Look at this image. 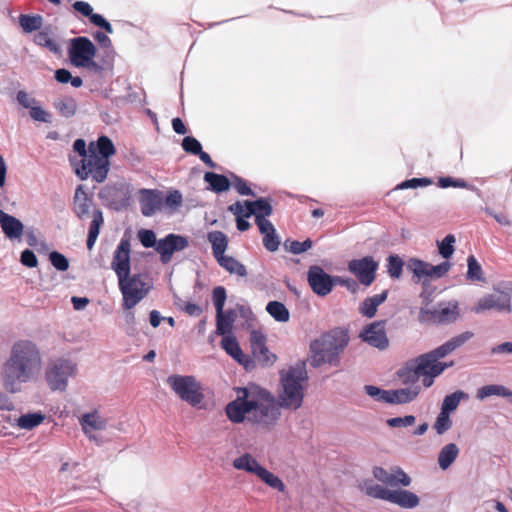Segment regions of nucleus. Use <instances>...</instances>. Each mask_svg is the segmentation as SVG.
I'll return each instance as SVG.
<instances>
[{
  "label": "nucleus",
  "mask_w": 512,
  "mask_h": 512,
  "mask_svg": "<svg viewBox=\"0 0 512 512\" xmlns=\"http://www.w3.org/2000/svg\"><path fill=\"white\" fill-rule=\"evenodd\" d=\"M307 380L304 364H297L285 373L281 372L282 391L278 402L265 389L237 388V398L227 404L226 415L233 423H242L247 419L262 430L271 431L280 419V408L297 410L301 407Z\"/></svg>",
  "instance_id": "obj_1"
},
{
  "label": "nucleus",
  "mask_w": 512,
  "mask_h": 512,
  "mask_svg": "<svg viewBox=\"0 0 512 512\" xmlns=\"http://www.w3.org/2000/svg\"><path fill=\"white\" fill-rule=\"evenodd\" d=\"M40 367L41 356L36 345L27 340L16 342L2 368L4 388L10 393L19 392L22 383L27 382Z\"/></svg>",
  "instance_id": "obj_2"
},
{
  "label": "nucleus",
  "mask_w": 512,
  "mask_h": 512,
  "mask_svg": "<svg viewBox=\"0 0 512 512\" xmlns=\"http://www.w3.org/2000/svg\"><path fill=\"white\" fill-rule=\"evenodd\" d=\"M116 154L112 140L105 135L88 145V154L79 162L72 163L75 174L81 179L91 178L97 183L106 180L110 170V157Z\"/></svg>",
  "instance_id": "obj_3"
},
{
  "label": "nucleus",
  "mask_w": 512,
  "mask_h": 512,
  "mask_svg": "<svg viewBox=\"0 0 512 512\" xmlns=\"http://www.w3.org/2000/svg\"><path fill=\"white\" fill-rule=\"evenodd\" d=\"M349 332L345 328L337 327L323 335L320 340L311 344L314 352L312 364L320 366L323 363H333L340 352L348 345Z\"/></svg>",
  "instance_id": "obj_4"
},
{
  "label": "nucleus",
  "mask_w": 512,
  "mask_h": 512,
  "mask_svg": "<svg viewBox=\"0 0 512 512\" xmlns=\"http://www.w3.org/2000/svg\"><path fill=\"white\" fill-rule=\"evenodd\" d=\"M166 382L182 401L194 408H202L205 396L201 383L194 376L173 374Z\"/></svg>",
  "instance_id": "obj_5"
},
{
  "label": "nucleus",
  "mask_w": 512,
  "mask_h": 512,
  "mask_svg": "<svg viewBox=\"0 0 512 512\" xmlns=\"http://www.w3.org/2000/svg\"><path fill=\"white\" fill-rule=\"evenodd\" d=\"M119 289L122 293V308L124 310H131L142 299L146 297L151 289L147 277L143 274L137 273L131 275H123L118 278Z\"/></svg>",
  "instance_id": "obj_6"
},
{
  "label": "nucleus",
  "mask_w": 512,
  "mask_h": 512,
  "mask_svg": "<svg viewBox=\"0 0 512 512\" xmlns=\"http://www.w3.org/2000/svg\"><path fill=\"white\" fill-rule=\"evenodd\" d=\"M96 47L87 37H76L71 40L69 47V58L71 63L76 67L96 66L93 58L96 55Z\"/></svg>",
  "instance_id": "obj_7"
},
{
  "label": "nucleus",
  "mask_w": 512,
  "mask_h": 512,
  "mask_svg": "<svg viewBox=\"0 0 512 512\" xmlns=\"http://www.w3.org/2000/svg\"><path fill=\"white\" fill-rule=\"evenodd\" d=\"M76 365L65 359H58L51 363L46 371V381L52 390L64 391L67 387L68 378L73 376Z\"/></svg>",
  "instance_id": "obj_8"
},
{
  "label": "nucleus",
  "mask_w": 512,
  "mask_h": 512,
  "mask_svg": "<svg viewBox=\"0 0 512 512\" xmlns=\"http://www.w3.org/2000/svg\"><path fill=\"white\" fill-rule=\"evenodd\" d=\"M416 359L419 377H422V384L425 388L431 387L434 384L435 378L441 375L446 368L453 365V362L447 364L436 361L426 353L419 355Z\"/></svg>",
  "instance_id": "obj_9"
},
{
  "label": "nucleus",
  "mask_w": 512,
  "mask_h": 512,
  "mask_svg": "<svg viewBox=\"0 0 512 512\" xmlns=\"http://www.w3.org/2000/svg\"><path fill=\"white\" fill-rule=\"evenodd\" d=\"M348 269L361 284L370 286L375 280L378 263L372 256H365L361 259L351 260Z\"/></svg>",
  "instance_id": "obj_10"
},
{
  "label": "nucleus",
  "mask_w": 512,
  "mask_h": 512,
  "mask_svg": "<svg viewBox=\"0 0 512 512\" xmlns=\"http://www.w3.org/2000/svg\"><path fill=\"white\" fill-rule=\"evenodd\" d=\"M386 320L375 321L367 324L360 332L359 337L365 343L379 350H385L389 346L386 334Z\"/></svg>",
  "instance_id": "obj_11"
},
{
  "label": "nucleus",
  "mask_w": 512,
  "mask_h": 512,
  "mask_svg": "<svg viewBox=\"0 0 512 512\" xmlns=\"http://www.w3.org/2000/svg\"><path fill=\"white\" fill-rule=\"evenodd\" d=\"M511 298L510 295L504 291H497L493 294H488L479 299L476 306L473 308L475 313H482L489 310H496L498 312L511 311Z\"/></svg>",
  "instance_id": "obj_12"
},
{
  "label": "nucleus",
  "mask_w": 512,
  "mask_h": 512,
  "mask_svg": "<svg viewBox=\"0 0 512 512\" xmlns=\"http://www.w3.org/2000/svg\"><path fill=\"white\" fill-rule=\"evenodd\" d=\"M307 281L312 291L319 296L328 295L335 284V278L327 274L320 266L313 265L307 273Z\"/></svg>",
  "instance_id": "obj_13"
},
{
  "label": "nucleus",
  "mask_w": 512,
  "mask_h": 512,
  "mask_svg": "<svg viewBox=\"0 0 512 512\" xmlns=\"http://www.w3.org/2000/svg\"><path fill=\"white\" fill-rule=\"evenodd\" d=\"M188 246L186 237L171 233L158 241L155 250L160 254L161 262L167 264L171 261L174 252L182 251Z\"/></svg>",
  "instance_id": "obj_14"
},
{
  "label": "nucleus",
  "mask_w": 512,
  "mask_h": 512,
  "mask_svg": "<svg viewBox=\"0 0 512 512\" xmlns=\"http://www.w3.org/2000/svg\"><path fill=\"white\" fill-rule=\"evenodd\" d=\"M250 345L254 361L261 366H270L274 364L277 357L267 348L266 337L262 332L256 330L251 332Z\"/></svg>",
  "instance_id": "obj_15"
},
{
  "label": "nucleus",
  "mask_w": 512,
  "mask_h": 512,
  "mask_svg": "<svg viewBox=\"0 0 512 512\" xmlns=\"http://www.w3.org/2000/svg\"><path fill=\"white\" fill-rule=\"evenodd\" d=\"M130 239L126 236L122 237L116 250L113 253L111 268L114 270L117 278L130 273Z\"/></svg>",
  "instance_id": "obj_16"
},
{
  "label": "nucleus",
  "mask_w": 512,
  "mask_h": 512,
  "mask_svg": "<svg viewBox=\"0 0 512 512\" xmlns=\"http://www.w3.org/2000/svg\"><path fill=\"white\" fill-rule=\"evenodd\" d=\"M373 475L378 481L391 487H407L411 484V478L399 467H395L391 471H387L382 467H375Z\"/></svg>",
  "instance_id": "obj_17"
},
{
  "label": "nucleus",
  "mask_w": 512,
  "mask_h": 512,
  "mask_svg": "<svg viewBox=\"0 0 512 512\" xmlns=\"http://www.w3.org/2000/svg\"><path fill=\"white\" fill-rule=\"evenodd\" d=\"M139 202L142 214L150 217L160 210L163 205L162 192L144 189L141 191Z\"/></svg>",
  "instance_id": "obj_18"
},
{
  "label": "nucleus",
  "mask_w": 512,
  "mask_h": 512,
  "mask_svg": "<svg viewBox=\"0 0 512 512\" xmlns=\"http://www.w3.org/2000/svg\"><path fill=\"white\" fill-rule=\"evenodd\" d=\"M473 337V333L466 331L463 332L441 346L435 348L434 350L428 352L427 354L432 357L434 360L439 361V359L444 358L448 354L452 353L454 350L462 346L464 343H466L469 339Z\"/></svg>",
  "instance_id": "obj_19"
},
{
  "label": "nucleus",
  "mask_w": 512,
  "mask_h": 512,
  "mask_svg": "<svg viewBox=\"0 0 512 512\" xmlns=\"http://www.w3.org/2000/svg\"><path fill=\"white\" fill-rule=\"evenodd\" d=\"M419 385L407 388L388 390L383 393L382 401L390 404H406L413 401L420 393Z\"/></svg>",
  "instance_id": "obj_20"
},
{
  "label": "nucleus",
  "mask_w": 512,
  "mask_h": 512,
  "mask_svg": "<svg viewBox=\"0 0 512 512\" xmlns=\"http://www.w3.org/2000/svg\"><path fill=\"white\" fill-rule=\"evenodd\" d=\"M94 207L93 198L87 194L83 185H79L74 193L72 210L79 219L88 217Z\"/></svg>",
  "instance_id": "obj_21"
},
{
  "label": "nucleus",
  "mask_w": 512,
  "mask_h": 512,
  "mask_svg": "<svg viewBox=\"0 0 512 512\" xmlns=\"http://www.w3.org/2000/svg\"><path fill=\"white\" fill-rule=\"evenodd\" d=\"M222 348L239 363L243 364L246 370L251 369L253 361L248 356L244 355L237 340L231 336H224L221 340Z\"/></svg>",
  "instance_id": "obj_22"
},
{
  "label": "nucleus",
  "mask_w": 512,
  "mask_h": 512,
  "mask_svg": "<svg viewBox=\"0 0 512 512\" xmlns=\"http://www.w3.org/2000/svg\"><path fill=\"white\" fill-rule=\"evenodd\" d=\"M73 8L85 17H89L91 23L95 26L103 28L106 32L112 33L113 28L111 24L106 21L102 15L93 13L91 5L85 1H76L73 3Z\"/></svg>",
  "instance_id": "obj_23"
},
{
  "label": "nucleus",
  "mask_w": 512,
  "mask_h": 512,
  "mask_svg": "<svg viewBox=\"0 0 512 512\" xmlns=\"http://www.w3.org/2000/svg\"><path fill=\"white\" fill-rule=\"evenodd\" d=\"M80 424L83 432L90 440H96L95 435L91 434L92 430H103L106 427V421L98 415L97 411L83 414L80 418Z\"/></svg>",
  "instance_id": "obj_24"
},
{
  "label": "nucleus",
  "mask_w": 512,
  "mask_h": 512,
  "mask_svg": "<svg viewBox=\"0 0 512 512\" xmlns=\"http://www.w3.org/2000/svg\"><path fill=\"white\" fill-rule=\"evenodd\" d=\"M402 508L411 509L419 505V497L411 491L398 489L391 490L389 501Z\"/></svg>",
  "instance_id": "obj_25"
},
{
  "label": "nucleus",
  "mask_w": 512,
  "mask_h": 512,
  "mask_svg": "<svg viewBox=\"0 0 512 512\" xmlns=\"http://www.w3.org/2000/svg\"><path fill=\"white\" fill-rule=\"evenodd\" d=\"M387 296L388 290H384L380 294L365 298L359 306V313L366 318L374 317L378 307L386 301Z\"/></svg>",
  "instance_id": "obj_26"
},
{
  "label": "nucleus",
  "mask_w": 512,
  "mask_h": 512,
  "mask_svg": "<svg viewBox=\"0 0 512 512\" xmlns=\"http://www.w3.org/2000/svg\"><path fill=\"white\" fill-rule=\"evenodd\" d=\"M0 225L4 234L9 239H20L24 231L22 222L9 214H6L0 219Z\"/></svg>",
  "instance_id": "obj_27"
},
{
  "label": "nucleus",
  "mask_w": 512,
  "mask_h": 512,
  "mask_svg": "<svg viewBox=\"0 0 512 512\" xmlns=\"http://www.w3.org/2000/svg\"><path fill=\"white\" fill-rule=\"evenodd\" d=\"M103 224H104V217H103L102 211L98 208H94L92 210V220L89 225V231H88V236H87V241H86L88 250L93 249V247L96 243V240L99 236L100 229Z\"/></svg>",
  "instance_id": "obj_28"
},
{
  "label": "nucleus",
  "mask_w": 512,
  "mask_h": 512,
  "mask_svg": "<svg viewBox=\"0 0 512 512\" xmlns=\"http://www.w3.org/2000/svg\"><path fill=\"white\" fill-rule=\"evenodd\" d=\"M432 318L439 323H451L459 317L458 304L456 302L440 305L431 312Z\"/></svg>",
  "instance_id": "obj_29"
},
{
  "label": "nucleus",
  "mask_w": 512,
  "mask_h": 512,
  "mask_svg": "<svg viewBox=\"0 0 512 512\" xmlns=\"http://www.w3.org/2000/svg\"><path fill=\"white\" fill-rule=\"evenodd\" d=\"M208 241L212 246V254L215 259L225 255V251L228 246V238L221 231H211L207 235Z\"/></svg>",
  "instance_id": "obj_30"
},
{
  "label": "nucleus",
  "mask_w": 512,
  "mask_h": 512,
  "mask_svg": "<svg viewBox=\"0 0 512 512\" xmlns=\"http://www.w3.org/2000/svg\"><path fill=\"white\" fill-rule=\"evenodd\" d=\"M417 359H412L405 363V365L398 370L397 375L403 384L416 385L419 380V372L417 370Z\"/></svg>",
  "instance_id": "obj_31"
},
{
  "label": "nucleus",
  "mask_w": 512,
  "mask_h": 512,
  "mask_svg": "<svg viewBox=\"0 0 512 512\" xmlns=\"http://www.w3.org/2000/svg\"><path fill=\"white\" fill-rule=\"evenodd\" d=\"M204 180L210 185V189L216 193L225 192L231 186V182L226 176L214 172H206Z\"/></svg>",
  "instance_id": "obj_32"
},
{
  "label": "nucleus",
  "mask_w": 512,
  "mask_h": 512,
  "mask_svg": "<svg viewBox=\"0 0 512 512\" xmlns=\"http://www.w3.org/2000/svg\"><path fill=\"white\" fill-rule=\"evenodd\" d=\"M459 454V449L456 444L449 443L445 445L438 455V464L442 470L448 469L455 461Z\"/></svg>",
  "instance_id": "obj_33"
},
{
  "label": "nucleus",
  "mask_w": 512,
  "mask_h": 512,
  "mask_svg": "<svg viewBox=\"0 0 512 512\" xmlns=\"http://www.w3.org/2000/svg\"><path fill=\"white\" fill-rule=\"evenodd\" d=\"M216 261L222 268L231 274H236L240 277H245L247 275L246 267L232 256L223 255L216 259Z\"/></svg>",
  "instance_id": "obj_34"
},
{
  "label": "nucleus",
  "mask_w": 512,
  "mask_h": 512,
  "mask_svg": "<svg viewBox=\"0 0 512 512\" xmlns=\"http://www.w3.org/2000/svg\"><path fill=\"white\" fill-rule=\"evenodd\" d=\"M233 467L237 470H243L255 475H258L259 468H262L258 461L249 453H245L242 456L236 458L233 461Z\"/></svg>",
  "instance_id": "obj_35"
},
{
  "label": "nucleus",
  "mask_w": 512,
  "mask_h": 512,
  "mask_svg": "<svg viewBox=\"0 0 512 512\" xmlns=\"http://www.w3.org/2000/svg\"><path fill=\"white\" fill-rule=\"evenodd\" d=\"M490 396H512V391L503 385L496 384L485 385L477 390L476 397L478 400H484Z\"/></svg>",
  "instance_id": "obj_36"
},
{
  "label": "nucleus",
  "mask_w": 512,
  "mask_h": 512,
  "mask_svg": "<svg viewBox=\"0 0 512 512\" xmlns=\"http://www.w3.org/2000/svg\"><path fill=\"white\" fill-rule=\"evenodd\" d=\"M235 320V313L232 310L227 312L221 311V314L216 313V332L218 335H226L231 332L232 324Z\"/></svg>",
  "instance_id": "obj_37"
},
{
  "label": "nucleus",
  "mask_w": 512,
  "mask_h": 512,
  "mask_svg": "<svg viewBox=\"0 0 512 512\" xmlns=\"http://www.w3.org/2000/svg\"><path fill=\"white\" fill-rule=\"evenodd\" d=\"M34 43L38 46L47 48L49 51L57 53L59 52V46L56 41L52 37L51 30L46 28L44 30L38 31L34 35Z\"/></svg>",
  "instance_id": "obj_38"
},
{
  "label": "nucleus",
  "mask_w": 512,
  "mask_h": 512,
  "mask_svg": "<svg viewBox=\"0 0 512 512\" xmlns=\"http://www.w3.org/2000/svg\"><path fill=\"white\" fill-rule=\"evenodd\" d=\"M266 311L279 322H287L290 314L286 306L279 301H270L266 306Z\"/></svg>",
  "instance_id": "obj_39"
},
{
  "label": "nucleus",
  "mask_w": 512,
  "mask_h": 512,
  "mask_svg": "<svg viewBox=\"0 0 512 512\" xmlns=\"http://www.w3.org/2000/svg\"><path fill=\"white\" fill-rule=\"evenodd\" d=\"M56 110L66 118H70L75 115L77 110V104L73 97H63L54 103Z\"/></svg>",
  "instance_id": "obj_40"
},
{
  "label": "nucleus",
  "mask_w": 512,
  "mask_h": 512,
  "mask_svg": "<svg viewBox=\"0 0 512 512\" xmlns=\"http://www.w3.org/2000/svg\"><path fill=\"white\" fill-rule=\"evenodd\" d=\"M42 21L43 19L40 15L22 14L19 16V24L26 33L40 30L42 27Z\"/></svg>",
  "instance_id": "obj_41"
},
{
  "label": "nucleus",
  "mask_w": 512,
  "mask_h": 512,
  "mask_svg": "<svg viewBox=\"0 0 512 512\" xmlns=\"http://www.w3.org/2000/svg\"><path fill=\"white\" fill-rule=\"evenodd\" d=\"M250 207L254 210L252 215L255 216V219H266V217L270 216L273 212L272 206L265 198L250 201Z\"/></svg>",
  "instance_id": "obj_42"
},
{
  "label": "nucleus",
  "mask_w": 512,
  "mask_h": 512,
  "mask_svg": "<svg viewBox=\"0 0 512 512\" xmlns=\"http://www.w3.org/2000/svg\"><path fill=\"white\" fill-rule=\"evenodd\" d=\"M407 268L413 273L414 277L417 278L416 282H419L421 278L428 277L430 264L425 261L412 258L408 261Z\"/></svg>",
  "instance_id": "obj_43"
},
{
  "label": "nucleus",
  "mask_w": 512,
  "mask_h": 512,
  "mask_svg": "<svg viewBox=\"0 0 512 512\" xmlns=\"http://www.w3.org/2000/svg\"><path fill=\"white\" fill-rule=\"evenodd\" d=\"M468 270L466 273V277L470 281L484 282V274L481 265L478 263L477 259L470 255L467 259Z\"/></svg>",
  "instance_id": "obj_44"
},
{
  "label": "nucleus",
  "mask_w": 512,
  "mask_h": 512,
  "mask_svg": "<svg viewBox=\"0 0 512 512\" xmlns=\"http://www.w3.org/2000/svg\"><path fill=\"white\" fill-rule=\"evenodd\" d=\"M45 419V416L42 413H28L21 415L17 424L22 429H33L34 427L40 425Z\"/></svg>",
  "instance_id": "obj_45"
},
{
  "label": "nucleus",
  "mask_w": 512,
  "mask_h": 512,
  "mask_svg": "<svg viewBox=\"0 0 512 512\" xmlns=\"http://www.w3.org/2000/svg\"><path fill=\"white\" fill-rule=\"evenodd\" d=\"M257 476L271 488L277 489L280 492L284 491L285 485L282 480L264 467L259 468Z\"/></svg>",
  "instance_id": "obj_46"
},
{
  "label": "nucleus",
  "mask_w": 512,
  "mask_h": 512,
  "mask_svg": "<svg viewBox=\"0 0 512 512\" xmlns=\"http://www.w3.org/2000/svg\"><path fill=\"white\" fill-rule=\"evenodd\" d=\"M464 398H467V394H465L462 391H456L452 394L445 396L441 406V411L449 414L458 407L460 401Z\"/></svg>",
  "instance_id": "obj_47"
},
{
  "label": "nucleus",
  "mask_w": 512,
  "mask_h": 512,
  "mask_svg": "<svg viewBox=\"0 0 512 512\" xmlns=\"http://www.w3.org/2000/svg\"><path fill=\"white\" fill-rule=\"evenodd\" d=\"M365 493L373 498L389 501L391 490L386 489L378 484L366 482L363 487Z\"/></svg>",
  "instance_id": "obj_48"
},
{
  "label": "nucleus",
  "mask_w": 512,
  "mask_h": 512,
  "mask_svg": "<svg viewBox=\"0 0 512 512\" xmlns=\"http://www.w3.org/2000/svg\"><path fill=\"white\" fill-rule=\"evenodd\" d=\"M387 272L391 278L398 279L402 275L403 260L398 255H390L387 259Z\"/></svg>",
  "instance_id": "obj_49"
},
{
  "label": "nucleus",
  "mask_w": 512,
  "mask_h": 512,
  "mask_svg": "<svg viewBox=\"0 0 512 512\" xmlns=\"http://www.w3.org/2000/svg\"><path fill=\"white\" fill-rule=\"evenodd\" d=\"M228 210L235 215L236 219L249 218L254 213V210L250 207V201H244L243 203L237 201L230 205Z\"/></svg>",
  "instance_id": "obj_50"
},
{
  "label": "nucleus",
  "mask_w": 512,
  "mask_h": 512,
  "mask_svg": "<svg viewBox=\"0 0 512 512\" xmlns=\"http://www.w3.org/2000/svg\"><path fill=\"white\" fill-rule=\"evenodd\" d=\"M455 241V236L453 234H448L440 243H438L439 253L443 258L449 259L453 255L455 250Z\"/></svg>",
  "instance_id": "obj_51"
},
{
  "label": "nucleus",
  "mask_w": 512,
  "mask_h": 512,
  "mask_svg": "<svg viewBox=\"0 0 512 512\" xmlns=\"http://www.w3.org/2000/svg\"><path fill=\"white\" fill-rule=\"evenodd\" d=\"M137 237H138L140 243L145 248H152V247L156 248V245H157L158 241L156 239V234H155V232L153 230L140 229L137 232Z\"/></svg>",
  "instance_id": "obj_52"
},
{
  "label": "nucleus",
  "mask_w": 512,
  "mask_h": 512,
  "mask_svg": "<svg viewBox=\"0 0 512 512\" xmlns=\"http://www.w3.org/2000/svg\"><path fill=\"white\" fill-rule=\"evenodd\" d=\"M212 299L213 304L216 309L217 314H221V311H223L225 301H226V290L222 286H217L213 289L212 292Z\"/></svg>",
  "instance_id": "obj_53"
},
{
  "label": "nucleus",
  "mask_w": 512,
  "mask_h": 512,
  "mask_svg": "<svg viewBox=\"0 0 512 512\" xmlns=\"http://www.w3.org/2000/svg\"><path fill=\"white\" fill-rule=\"evenodd\" d=\"M49 260L54 268L59 271H66L69 268L68 259L60 252L53 251L49 254Z\"/></svg>",
  "instance_id": "obj_54"
},
{
  "label": "nucleus",
  "mask_w": 512,
  "mask_h": 512,
  "mask_svg": "<svg viewBox=\"0 0 512 512\" xmlns=\"http://www.w3.org/2000/svg\"><path fill=\"white\" fill-rule=\"evenodd\" d=\"M182 148L187 153L197 155L198 153H201L202 145L196 138L192 136H186L182 140Z\"/></svg>",
  "instance_id": "obj_55"
},
{
  "label": "nucleus",
  "mask_w": 512,
  "mask_h": 512,
  "mask_svg": "<svg viewBox=\"0 0 512 512\" xmlns=\"http://www.w3.org/2000/svg\"><path fill=\"white\" fill-rule=\"evenodd\" d=\"M432 184V180L429 178H412L403 181L401 184L397 186L398 189H409V188H418V187H426Z\"/></svg>",
  "instance_id": "obj_56"
},
{
  "label": "nucleus",
  "mask_w": 512,
  "mask_h": 512,
  "mask_svg": "<svg viewBox=\"0 0 512 512\" xmlns=\"http://www.w3.org/2000/svg\"><path fill=\"white\" fill-rule=\"evenodd\" d=\"M452 422L450 420L449 414L440 412L436 422L434 424V428L438 434H443L445 431L450 429Z\"/></svg>",
  "instance_id": "obj_57"
},
{
  "label": "nucleus",
  "mask_w": 512,
  "mask_h": 512,
  "mask_svg": "<svg viewBox=\"0 0 512 512\" xmlns=\"http://www.w3.org/2000/svg\"><path fill=\"white\" fill-rule=\"evenodd\" d=\"M232 185L240 195H254L248 183L237 175H232Z\"/></svg>",
  "instance_id": "obj_58"
},
{
  "label": "nucleus",
  "mask_w": 512,
  "mask_h": 512,
  "mask_svg": "<svg viewBox=\"0 0 512 512\" xmlns=\"http://www.w3.org/2000/svg\"><path fill=\"white\" fill-rule=\"evenodd\" d=\"M183 198L182 194L178 190L169 192V194L163 198V204L171 209H176L182 205Z\"/></svg>",
  "instance_id": "obj_59"
},
{
  "label": "nucleus",
  "mask_w": 512,
  "mask_h": 512,
  "mask_svg": "<svg viewBox=\"0 0 512 512\" xmlns=\"http://www.w3.org/2000/svg\"><path fill=\"white\" fill-rule=\"evenodd\" d=\"M415 416L413 415H406L404 417H394V418H389L387 420V425L390 426V427H407V426H411L415 423Z\"/></svg>",
  "instance_id": "obj_60"
},
{
  "label": "nucleus",
  "mask_w": 512,
  "mask_h": 512,
  "mask_svg": "<svg viewBox=\"0 0 512 512\" xmlns=\"http://www.w3.org/2000/svg\"><path fill=\"white\" fill-rule=\"evenodd\" d=\"M285 245L291 253L301 254L312 247V241L310 239H306L303 242L291 241L289 245L287 243Z\"/></svg>",
  "instance_id": "obj_61"
},
{
  "label": "nucleus",
  "mask_w": 512,
  "mask_h": 512,
  "mask_svg": "<svg viewBox=\"0 0 512 512\" xmlns=\"http://www.w3.org/2000/svg\"><path fill=\"white\" fill-rule=\"evenodd\" d=\"M450 267L451 264L447 261L435 266L430 264L428 277L440 278L450 270Z\"/></svg>",
  "instance_id": "obj_62"
},
{
  "label": "nucleus",
  "mask_w": 512,
  "mask_h": 512,
  "mask_svg": "<svg viewBox=\"0 0 512 512\" xmlns=\"http://www.w3.org/2000/svg\"><path fill=\"white\" fill-rule=\"evenodd\" d=\"M279 244L280 241L275 232H270L264 235L263 245L268 251H276L279 247Z\"/></svg>",
  "instance_id": "obj_63"
},
{
  "label": "nucleus",
  "mask_w": 512,
  "mask_h": 512,
  "mask_svg": "<svg viewBox=\"0 0 512 512\" xmlns=\"http://www.w3.org/2000/svg\"><path fill=\"white\" fill-rule=\"evenodd\" d=\"M20 261L24 266L29 268H34L38 265L35 253L29 249H26L21 253Z\"/></svg>",
  "instance_id": "obj_64"
}]
</instances>
